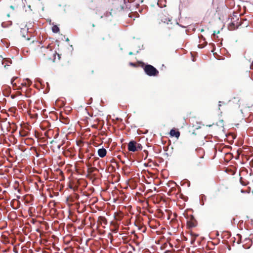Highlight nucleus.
Listing matches in <instances>:
<instances>
[{
    "label": "nucleus",
    "mask_w": 253,
    "mask_h": 253,
    "mask_svg": "<svg viewBox=\"0 0 253 253\" xmlns=\"http://www.w3.org/2000/svg\"><path fill=\"white\" fill-rule=\"evenodd\" d=\"M145 73L149 76H156L158 74V70L150 65H146L144 67Z\"/></svg>",
    "instance_id": "f257e3e1"
},
{
    "label": "nucleus",
    "mask_w": 253,
    "mask_h": 253,
    "mask_svg": "<svg viewBox=\"0 0 253 253\" xmlns=\"http://www.w3.org/2000/svg\"><path fill=\"white\" fill-rule=\"evenodd\" d=\"M187 220V224L189 227H195L197 225V221L193 215L188 216Z\"/></svg>",
    "instance_id": "f03ea898"
},
{
    "label": "nucleus",
    "mask_w": 253,
    "mask_h": 253,
    "mask_svg": "<svg viewBox=\"0 0 253 253\" xmlns=\"http://www.w3.org/2000/svg\"><path fill=\"white\" fill-rule=\"evenodd\" d=\"M31 126L29 125H24L22 130H20L19 134L22 137L28 136Z\"/></svg>",
    "instance_id": "7ed1b4c3"
},
{
    "label": "nucleus",
    "mask_w": 253,
    "mask_h": 253,
    "mask_svg": "<svg viewBox=\"0 0 253 253\" xmlns=\"http://www.w3.org/2000/svg\"><path fill=\"white\" fill-rule=\"evenodd\" d=\"M128 150L129 151L131 152H136L137 151V149L136 148L135 141H130L128 144Z\"/></svg>",
    "instance_id": "20e7f679"
},
{
    "label": "nucleus",
    "mask_w": 253,
    "mask_h": 253,
    "mask_svg": "<svg viewBox=\"0 0 253 253\" xmlns=\"http://www.w3.org/2000/svg\"><path fill=\"white\" fill-rule=\"evenodd\" d=\"M63 113L66 114V112H59L60 120L64 124H68L69 123L70 120L67 117L66 118L63 116Z\"/></svg>",
    "instance_id": "39448f33"
},
{
    "label": "nucleus",
    "mask_w": 253,
    "mask_h": 253,
    "mask_svg": "<svg viewBox=\"0 0 253 253\" xmlns=\"http://www.w3.org/2000/svg\"><path fill=\"white\" fill-rule=\"evenodd\" d=\"M0 122H4L7 120V118L9 116V115L7 112H0Z\"/></svg>",
    "instance_id": "423d86ee"
},
{
    "label": "nucleus",
    "mask_w": 253,
    "mask_h": 253,
    "mask_svg": "<svg viewBox=\"0 0 253 253\" xmlns=\"http://www.w3.org/2000/svg\"><path fill=\"white\" fill-rule=\"evenodd\" d=\"M97 224L99 225H101L102 224L106 225L107 224V220L104 216H100L98 218Z\"/></svg>",
    "instance_id": "0eeeda50"
},
{
    "label": "nucleus",
    "mask_w": 253,
    "mask_h": 253,
    "mask_svg": "<svg viewBox=\"0 0 253 253\" xmlns=\"http://www.w3.org/2000/svg\"><path fill=\"white\" fill-rule=\"evenodd\" d=\"M98 155L101 158L104 157L107 153L106 150L105 148H101L98 150Z\"/></svg>",
    "instance_id": "6e6552de"
},
{
    "label": "nucleus",
    "mask_w": 253,
    "mask_h": 253,
    "mask_svg": "<svg viewBox=\"0 0 253 253\" xmlns=\"http://www.w3.org/2000/svg\"><path fill=\"white\" fill-rule=\"evenodd\" d=\"M169 134L171 136H175L177 138H178L180 136V132L179 131H176L174 129L170 130Z\"/></svg>",
    "instance_id": "1a4fd4ad"
},
{
    "label": "nucleus",
    "mask_w": 253,
    "mask_h": 253,
    "mask_svg": "<svg viewBox=\"0 0 253 253\" xmlns=\"http://www.w3.org/2000/svg\"><path fill=\"white\" fill-rule=\"evenodd\" d=\"M87 167H88L87 170V172L88 174H91L94 172L95 171H97L98 169L95 167H91L90 164L87 165Z\"/></svg>",
    "instance_id": "9d476101"
},
{
    "label": "nucleus",
    "mask_w": 253,
    "mask_h": 253,
    "mask_svg": "<svg viewBox=\"0 0 253 253\" xmlns=\"http://www.w3.org/2000/svg\"><path fill=\"white\" fill-rule=\"evenodd\" d=\"M110 118L113 120V121H117L118 122H121L122 121V119L119 116H118L116 115L115 114H113L112 115H109Z\"/></svg>",
    "instance_id": "9b49d317"
},
{
    "label": "nucleus",
    "mask_w": 253,
    "mask_h": 253,
    "mask_svg": "<svg viewBox=\"0 0 253 253\" xmlns=\"http://www.w3.org/2000/svg\"><path fill=\"white\" fill-rule=\"evenodd\" d=\"M32 84V82L29 79H26L23 80L21 84L23 86H30Z\"/></svg>",
    "instance_id": "f8f14e48"
},
{
    "label": "nucleus",
    "mask_w": 253,
    "mask_h": 253,
    "mask_svg": "<svg viewBox=\"0 0 253 253\" xmlns=\"http://www.w3.org/2000/svg\"><path fill=\"white\" fill-rule=\"evenodd\" d=\"M28 113L29 116L30 117V118L34 121L36 120L38 118V115L37 113H32V112H27Z\"/></svg>",
    "instance_id": "ddd939ff"
},
{
    "label": "nucleus",
    "mask_w": 253,
    "mask_h": 253,
    "mask_svg": "<svg viewBox=\"0 0 253 253\" xmlns=\"http://www.w3.org/2000/svg\"><path fill=\"white\" fill-rule=\"evenodd\" d=\"M240 183L243 185H247L249 184V182L248 181H247V180H246L245 179H244V178L241 177L240 178Z\"/></svg>",
    "instance_id": "4468645a"
},
{
    "label": "nucleus",
    "mask_w": 253,
    "mask_h": 253,
    "mask_svg": "<svg viewBox=\"0 0 253 253\" xmlns=\"http://www.w3.org/2000/svg\"><path fill=\"white\" fill-rule=\"evenodd\" d=\"M136 148L137 149V151H140L142 149V146L140 143H137L135 141Z\"/></svg>",
    "instance_id": "2eb2a0df"
},
{
    "label": "nucleus",
    "mask_w": 253,
    "mask_h": 253,
    "mask_svg": "<svg viewBox=\"0 0 253 253\" xmlns=\"http://www.w3.org/2000/svg\"><path fill=\"white\" fill-rule=\"evenodd\" d=\"M52 30L54 33H58L59 31V28L56 25L52 27Z\"/></svg>",
    "instance_id": "dca6fc26"
},
{
    "label": "nucleus",
    "mask_w": 253,
    "mask_h": 253,
    "mask_svg": "<svg viewBox=\"0 0 253 253\" xmlns=\"http://www.w3.org/2000/svg\"><path fill=\"white\" fill-rule=\"evenodd\" d=\"M87 113L89 117H92L93 116L92 112L87 111Z\"/></svg>",
    "instance_id": "f3484780"
},
{
    "label": "nucleus",
    "mask_w": 253,
    "mask_h": 253,
    "mask_svg": "<svg viewBox=\"0 0 253 253\" xmlns=\"http://www.w3.org/2000/svg\"><path fill=\"white\" fill-rule=\"evenodd\" d=\"M16 79V77H14L11 80V83L13 84V82L14 81H15V80Z\"/></svg>",
    "instance_id": "a211bd4d"
},
{
    "label": "nucleus",
    "mask_w": 253,
    "mask_h": 253,
    "mask_svg": "<svg viewBox=\"0 0 253 253\" xmlns=\"http://www.w3.org/2000/svg\"><path fill=\"white\" fill-rule=\"evenodd\" d=\"M9 126H10V123H9V122H8L7 123V126L6 127V129H7V131H9L10 130L9 129H8V127Z\"/></svg>",
    "instance_id": "6ab92c4d"
},
{
    "label": "nucleus",
    "mask_w": 253,
    "mask_h": 253,
    "mask_svg": "<svg viewBox=\"0 0 253 253\" xmlns=\"http://www.w3.org/2000/svg\"><path fill=\"white\" fill-rule=\"evenodd\" d=\"M11 112L13 113L14 115H13V116L15 115L16 114V112H15V111Z\"/></svg>",
    "instance_id": "aec40b11"
},
{
    "label": "nucleus",
    "mask_w": 253,
    "mask_h": 253,
    "mask_svg": "<svg viewBox=\"0 0 253 253\" xmlns=\"http://www.w3.org/2000/svg\"><path fill=\"white\" fill-rule=\"evenodd\" d=\"M1 127L2 129H3V126L2 125H1Z\"/></svg>",
    "instance_id": "412c9836"
},
{
    "label": "nucleus",
    "mask_w": 253,
    "mask_h": 253,
    "mask_svg": "<svg viewBox=\"0 0 253 253\" xmlns=\"http://www.w3.org/2000/svg\"><path fill=\"white\" fill-rule=\"evenodd\" d=\"M42 111H46L45 109H43Z\"/></svg>",
    "instance_id": "4be33fe9"
}]
</instances>
